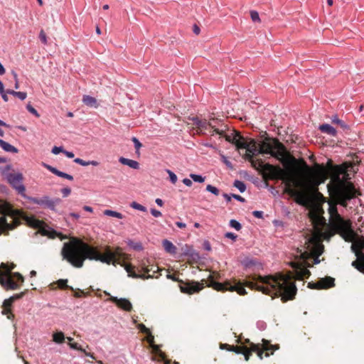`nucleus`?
<instances>
[{
  "label": "nucleus",
  "mask_w": 364,
  "mask_h": 364,
  "mask_svg": "<svg viewBox=\"0 0 364 364\" xmlns=\"http://www.w3.org/2000/svg\"><path fill=\"white\" fill-rule=\"evenodd\" d=\"M271 156L279 160L286 167V169H284V171L290 173L291 171L294 176L297 180H299L296 177V168L295 167L296 163V159L289 154L284 144L279 141L276 144V147Z\"/></svg>",
  "instance_id": "obj_5"
},
{
  "label": "nucleus",
  "mask_w": 364,
  "mask_h": 364,
  "mask_svg": "<svg viewBox=\"0 0 364 364\" xmlns=\"http://www.w3.org/2000/svg\"><path fill=\"white\" fill-rule=\"evenodd\" d=\"M247 152L251 153L254 155L258 154V150L256 143L255 141H251L250 142L247 143V146L245 148Z\"/></svg>",
  "instance_id": "obj_27"
},
{
  "label": "nucleus",
  "mask_w": 364,
  "mask_h": 364,
  "mask_svg": "<svg viewBox=\"0 0 364 364\" xmlns=\"http://www.w3.org/2000/svg\"><path fill=\"white\" fill-rule=\"evenodd\" d=\"M364 249V239H358L353 242L351 250L353 252L362 251Z\"/></svg>",
  "instance_id": "obj_21"
},
{
  "label": "nucleus",
  "mask_w": 364,
  "mask_h": 364,
  "mask_svg": "<svg viewBox=\"0 0 364 364\" xmlns=\"http://www.w3.org/2000/svg\"><path fill=\"white\" fill-rule=\"evenodd\" d=\"M127 244L130 248L133 249L134 250L142 251L144 250L143 245L140 242H135L132 240H128L127 241Z\"/></svg>",
  "instance_id": "obj_26"
},
{
  "label": "nucleus",
  "mask_w": 364,
  "mask_h": 364,
  "mask_svg": "<svg viewBox=\"0 0 364 364\" xmlns=\"http://www.w3.org/2000/svg\"><path fill=\"white\" fill-rule=\"evenodd\" d=\"M0 146L4 151L6 152L16 154L18 151L17 148L1 139H0Z\"/></svg>",
  "instance_id": "obj_17"
},
{
  "label": "nucleus",
  "mask_w": 364,
  "mask_h": 364,
  "mask_svg": "<svg viewBox=\"0 0 364 364\" xmlns=\"http://www.w3.org/2000/svg\"><path fill=\"white\" fill-rule=\"evenodd\" d=\"M252 215L257 218H262L263 212L260 210H255L252 212Z\"/></svg>",
  "instance_id": "obj_60"
},
{
  "label": "nucleus",
  "mask_w": 364,
  "mask_h": 364,
  "mask_svg": "<svg viewBox=\"0 0 364 364\" xmlns=\"http://www.w3.org/2000/svg\"><path fill=\"white\" fill-rule=\"evenodd\" d=\"M250 162L254 168L263 172L264 177L284 181L285 192L295 197V201L300 205H305L310 195L316 192L318 186L323 183L328 176H331V181L327 185L328 191L338 203L346 206L347 202L355 197V189L352 183L347 181L348 173L346 167L344 165L333 166L331 160L328 161V167L316 164L313 168L302 160L304 168L310 173L309 178L305 180H297L291 172L279 166L264 164L262 159H253Z\"/></svg>",
  "instance_id": "obj_1"
},
{
  "label": "nucleus",
  "mask_w": 364,
  "mask_h": 364,
  "mask_svg": "<svg viewBox=\"0 0 364 364\" xmlns=\"http://www.w3.org/2000/svg\"><path fill=\"white\" fill-rule=\"evenodd\" d=\"M12 275L16 278L18 282H20L21 283H23L24 281L23 277L18 272H14L12 274Z\"/></svg>",
  "instance_id": "obj_57"
},
{
  "label": "nucleus",
  "mask_w": 364,
  "mask_h": 364,
  "mask_svg": "<svg viewBox=\"0 0 364 364\" xmlns=\"http://www.w3.org/2000/svg\"><path fill=\"white\" fill-rule=\"evenodd\" d=\"M63 151H64V149L62 146H55L53 147L52 151H51V152L55 155H57L60 152L63 153Z\"/></svg>",
  "instance_id": "obj_50"
},
{
  "label": "nucleus",
  "mask_w": 364,
  "mask_h": 364,
  "mask_svg": "<svg viewBox=\"0 0 364 364\" xmlns=\"http://www.w3.org/2000/svg\"><path fill=\"white\" fill-rule=\"evenodd\" d=\"M223 129L224 130V132L221 136H224L228 141H230V142H232V144H234L235 140H233V139H235V138L236 139L238 136L239 134L237 132H234V133L232 132L230 134H225V129Z\"/></svg>",
  "instance_id": "obj_33"
},
{
  "label": "nucleus",
  "mask_w": 364,
  "mask_h": 364,
  "mask_svg": "<svg viewBox=\"0 0 364 364\" xmlns=\"http://www.w3.org/2000/svg\"><path fill=\"white\" fill-rule=\"evenodd\" d=\"M39 38L43 44H47V37L45 32L43 30H41L39 33Z\"/></svg>",
  "instance_id": "obj_52"
},
{
  "label": "nucleus",
  "mask_w": 364,
  "mask_h": 364,
  "mask_svg": "<svg viewBox=\"0 0 364 364\" xmlns=\"http://www.w3.org/2000/svg\"><path fill=\"white\" fill-rule=\"evenodd\" d=\"M130 207H132V208L135 209V210H140V211H142V212H146V208L135 201H133L132 203H130Z\"/></svg>",
  "instance_id": "obj_34"
},
{
  "label": "nucleus",
  "mask_w": 364,
  "mask_h": 364,
  "mask_svg": "<svg viewBox=\"0 0 364 364\" xmlns=\"http://www.w3.org/2000/svg\"><path fill=\"white\" fill-rule=\"evenodd\" d=\"M6 179L11 187L15 189L18 194L26 199L28 197L26 195V188L23 184V176L20 172L16 173H9L6 175Z\"/></svg>",
  "instance_id": "obj_9"
},
{
  "label": "nucleus",
  "mask_w": 364,
  "mask_h": 364,
  "mask_svg": "<svg viewBox=\"0 0 364 364\" xmlns=\"http://www.w3.org/2000/svg\"><path fill=\"white\" fill-rule=\"evenodd\" d=\"M26 199L34 204L38 205L41 207L48 208L50 210L55 211V206L61 202L60 198H50L48 196H44L41 198H34L31 196L26 197Z\"/></svg>",
  "instance_id": "obj_10"
},
{
  "label": "nucleus",
  "mask_w": 364,
  "mask_h": 364,
  "mask_svg": "<svg viewBox=\"0 0 364 364\" xmlns=\"http://www.w3.org/2000/svg\"><path fill=\"white\" fill-rule=\"evenodd\" d=\"M334 279L331 277H326L324 278L321 279L319 281L315 283H309V287L311 289H328L333 287Z\"/></svg>",
  "instance_id": "obj_12"
},
{
  "label": "nucleus",
  "mask_w": 364,
  "mask_h": 364,
  "mask_svg": "<svg viewBox=\"0 0 364 364\" xmlns=\"http://www.w3.org/2000/svg\"><path fill=\"white\" fill-rule=\"evenodd\" d=\"M0 213L9 215L14 218L12 224L8 223L5 216L0 218V235L6 230H13L20 223L18 217L21 215V213L18 210H14L8 203L0 204Z\"/></svg>",
  "instance_id": "obj_6"
},
{
  "label": "nucleus",
  "mask_w": 364,
  "mask_h": 364,
  "mask_svg": "<svg viewBox=\"0 0 364 364\" xmlns=\"http://www.w3.org/2000/svg\"><path fill=\"white\" fill-rule=\"evenodd\" d=\"M205 285L218 291H225L228 290L230 291H237L240 295H245L247 294L245 289L240 282L234 285L230 284V282L220 283L215 282L212 277H210L208 281L205 282ZM204 287L205 284L203 283V280H202V282H191L184 283L180 285V289L183 293L193 294L200 291Z\"/></svg>",
  "instance_id": "obj_4"
},
{
  "label": "nucleus",
  "mask_w": 364,
  "mask_h": 364,
  "mask_svg": "<svg viewBox=\"0 0 364 364\" xmlns=\"http://www.w3.org/2000/svg\"><path fill=\"white\" fill-rule=\"evenodd\" d=\"M31 224L32 226L35 228H41L43 224V222L39 220L32 219Z\"/></svg>",
  "instance_id": "obj_53"
},
{
  "label": "nucleus",
  "mask_w": 364,
  "mask_h": 364,
  "mask_svg": "<svg viewBox=\"0 0 364 364\" xmlns=\"http://www.w3.org/2000/svg\"><path fill=\"white\" fill-rule=\"evenodd\" d=\"M221 159H222V161L228 167L230 168V169H232V165L231 164V162L228 159V158L226 156H225L224 155H221Z\"/></svg>",
  "instance_id": "obj_48"
},
{
  "label": "nucleus",
  "mask_w": 364,
  "mask_h": 364,
  "mask_svg": "<svg viewBox=\"0 0 364 364\" xmlns=\"http://www.w3.org/2000/svg\"><path fill=\"white\" fill-rule=\"evenodd\" d=\"M74 162L77 164H80L82 166H89V165H92V166H97L99 165V162L97 161H84L82 160V159H80V158H76L74 159Z\"/></svg>",
  "instance_id": "obj_24"
},
{
  "label": "nucleus",
  "mask_w": 364,
  "mask_h": 364,
  "mask_svg": "<svg viewBox=\"0 0 364 364\" xmlns=\"http://www.w3.org/2000/svg\"><path fill=\"white\" fill-rule=\"evenodd\" d=\"M331 225L346 241H352L354 237V232L351 229L349 221L345 220L340 215H338L337 218L331 220Z\"/></svg>",
  "instance_id": "obj_7"
},
{
  "label": "nucleus",
  "mask_w": 364,
  "mask_h": 364,
  "mask_svg": "<svg viewBox=\"0 0 364 364\" xmlns=\"http://www.w3.org/2000/svg\"><path fill=\"white\" fill-rule=\"evenodd\" d=\"M233 186L237 188L240 193H243L246 190V185L245 183L240 180H235L234 181Z\"/></svg>",
  "instance_id": "obj_32"
},
{
  "label": "nucleus",
  "mask_w": 364,
  "mask_h": 364,
  "mask_svg": "<svg viewBox=\"0 0 364 364\" xmlns=\"http://www.w3.org/2000/svg\"><path fill=\"white\" fill-rule=\"evenodd\" d=\"M162 245L166 252L173 255L176 254V247L171 241L168 240H164L162 242Z\"/></svg>",
  "instance_id": "obj_22"
},
{
  "label": "nucleus",
  "mask_w": 364,
  "mask_h": 364,
  "mask_svg": "<svg viewBox=\"0 0 364 364\" xmlns=\"http://www.w3.org/2000/svg\"><path fill=\"white\" fill-rule=\"evenodd\" d=\"M232 196L235 200L240 201L242 203H244L245 201V199L244 198H242V196H240V195L232 194Z\"/></svg>",
  "instance_id": "obj_61"
},
{
  "label": "nucleus",
  "mask_w": 364,
  "mask_h": 364,
  "mask_svg": "<svg viewBox=\"0 0 364 364\" xmlns=\"http://www.w3.org/2000/svg\"><path fill=\"white\" fill-rule=\"evenodd\" d=\"M328 210L332 220L340 215L337 212L336 208L333 205H330Z\"/></svg>",
  "instance_id": "obj_39"
},
{
  "label": "nucleus",
  "mask_w": 364,
  "mask_h": 364,
  "mask_svg": "<svg viewBox=\"0 0 364 364\" xmlns=\"http://www.w3.org/2000/svg\"><path fill=\"white\" fill-rule=\"evenodd\" d=\"M230 226L236 230H240L242 228L241 224L236 220L232 219L230 221Z\"/></svg>",
  "instance_id": "obj_36"
},
{
  "label": "nucleus",
  "mask_w": 364,
  "mask_h": 364,
  "mask_svg": "<svg viewBox=\"0 0 364 364\" xmlns=\"http://www.w3.org/2000/svg\"><path fill=\"white\" fill-rule=\"evenodd\" d=\"M200 132H203V130H207L210 129L209 134L210 135H214L217 134L218 135H222L223 134L224 130L223 129L215 128L211 123L207 122L205 120H200V123L198 127Z\"/></svg>",
  "instance_id": "obj_13"
},
{
  "label": "nucleus",
  "mask_w": 364,
  "mask_h": 364,
  "mask_svg": "<svg viewBox=\"0 0 364 364\" xmlns=\"http://www.w3.org/2000/svg\"><path fill=\"white\" fill-rule=\"evenodd\" d=\"M7 94H9V93L7 92V90H6V91H5V90H4L3 91H1V92H0V95H1V96L2 99H3V100H4V102H8V101H9V98H8Z\"/></svg>",
  "instance_id": "obj_59"
},
{
  "label": "nucleus",
  "mask_w": 364,
  "mask_h": 364,
  "mask_svg": "<svg viewBox=\"0 0 364 364\" xmlns=\"http://www.w3.org/2000/svg\"><path fill=\"white\" fill-rule=\"evenodd\" d=\"M259 344H255V343H250V347L248 348L249 350H250V353H252V352H257L258 351V350L259 349Z\"/></svg>",
  "instance_id": "obj_51"
},
{
  "label": "nucleus",
  "mask_w": 364,
  "mask_h": 364,
  "mask_svg": "<svg viewBox=\"0 0 364 364\" xmlns=\"http://www.w3.org/2000/svg\"><path fill=\"white\" fill-rule=\"evenodd\" d=\"M310 275L309 269L304 267L298 268L294 275L291 273L283 274H277L274 276H258L255 279L260 284L252 282H246L245 285L251 289H255L265 294L281 296L283 301L294 298L297 289L294 280H302Z\"/></svg>",
  "instance_id": "obj_2"
},
{
  "label": "nucleus",
  "mask_w": 364,
  "mask_h": 364,
  "mask_svg": "<svg viewBox=\"0 0 364 364\" xmlns=\"http://www.w3.org/2000/svg\"><path fill=\"white\" fill-rule=\"evenodd\" d=\"M190 177L193 179V181L198 183H203L205 181V177H203L201 175L191 173Z\"/></svg>",
  "instance_id": "obj_35"
},
{
  "label": "nucleus",
  "mask_w": 364,
  "mask_h": 364,
  "mask_svg": "<svg viewBox=\"0 0 364 364\" xmlns=\"http://www.w3.org/2000/svg\"><path fill=\"white\" fill-rule=\"evenodd\" d=\"M240 354L244 355L246 361L250 359V356L251 355L250 350H249L248 348L246 346H242V352Z\"/></svg>",
  "instance_id": "obj_44"
},
{
  "label": "nucleus",
  "mask_w": 364,
  "mask_h": 364,
  "mask_svg": "<svg viewBox=\"0 0 364 364\" xmlns=\"http://www.w3.org/2000/svg\"><path fill=\"white\" fill-rule=\"evenodd\" d=\"M223 196L224 197V198L226 200V201L228 203H229L232 198V194H228V193H223Z\"/></svg>",
  "instance_id": "obj_64"
},
{
  "label": "nucleus",
  "mask_w": 364,
  "mask_h": 364,
  "mask_svg": "<svg viewBox=\"0 0 364 364\" xmlns=\"http://www.w3.org/2000/svg\"><path fill=\"white\" fill-rule=\"evenodd\" d=\"M104 214L107 216L114 217L119 219L123 218V215L121 213L112 210H105L104 211Z\"/></svg>",
  "instance_id": "obj_31"
},
{
  "label": "nucleus",
  "mask_w": 364,
  "mask_h": 364,
  "mask_svg": "<svg viewBox=\"0 0 364 364\" xmlns=\"http://www.w3.org/2000/svg\"><path fill=\"white\" fill-rule=\"evenodd\" d=\"M166 172L168 173V174L169 176L171 182L173 184H175L176 183V181H177V176L173 171H171L169 169H167Z\"/></svg>",
  "instance_id": "obj_43"
},
{
  "label": "nucleus",
  "mask_w": 364,
  "mask_h": 364,
  "mask_svg": "<svg viewBox=\"0 0 364 364\" xmlns=\"http://www.w3.org/2000/svg\"><path fill=\"white\" fill-rule=\"evenodd\" d=\"M132 141L134 142L136 151L138 153L139 150L141 147V144L136 137L132 138Z\"/></svg>",
  "instance_id": "obj_47"
},
{
  "label": "nucleus",
  "mask_w": 364,
  "mask_h": 364,
  "mask_svg": "<svg viewBox=\"0 0 364 364\" xmlns=\"http://www.w3.org/2000/svg\"><path fill=\"white\" fill-rule=\"evenodd\" d=\"M233 140H235L234 144H235L237 149H245L247 146L248 142L246 141L240 134L236 139H233Z\"/></svg>",
  "instance_id": "obj_25"
},
{
  "label": "nucleus",
  "mask_w": 364,
  "mask_h": 364,
  "mask_svg": "<svg viewBox=\"0 0 364 364\" xmlns=\"http://www.w3.org/2000/svg\"><path fill=\"white\" fill-rule=\"evenodd\" d=\"M61 193L63 194V196L64 198H65V197L68 196L70 194L71 190H70V188H68V187L67 188H63L61 189Z\"/></svg>",
  "instance_id": "obj_55"
},
{
  "label": "nucleus",
  "mask_w": 364,
  "mask_h": 364,
  "mask_svg": "<svg viewBox=\"0 0 364 364\" xmlns=\"http://www.w3.org/2000/svg\"><path fill=\"white\" fill-rule=\"evenodd\" d=\"M82 102L90 107L97 108L99 105L95 97L86 95L82 97Z\"/></svg>",
  "instance_id": "obj_19"
},
{
  "label": "nucleus",
  "mask_w": 364,
  "mask_h": 364,
  "mask_svg": "<svg viewBox=\"0 0 364 364\" xmlns=\"http://www.w3.org/2000/svg\"><path fill=\"white\" fill-rule=\"evenodd\" d=\"M61 255L63 259H65L76 268H81L86 259L110 264L115 255L109 247H107L105 254L102 255L96 247L90 246L78 239H73L65 242L61 250Z\"/></svg>",
  "instance_id": "obj_3"
},
{
  "label": "nucleus",
  "mask_w": 364,
  "mask_h": 364,
  "mask_svg": "<svg viewBox=\"0 0 364 364\" xmlns=\"http://www.w3.org/2000/svg\"><path fill=\"white\" fill-rule=\"evenodd\" d=\"M225 237L226 238L230 239V240H232L233 241H235L237 237V235L235 233L230 232H226L225 234Z\"/></svg>",
  "instance_id": "obj_54"
},
{
  "label": "nucleus",
  "mask_w": 364,
  "mask_h": 364,
  "mask_svg": "<svg viewBox=\"0 0 364 364\" xmlns=\"http://www.w3.org/2000/svg\"><path fill=\"white\" fill-rule=\"evenodd\" d=\"M137 327L141 332L146 333V334L149 333V331H150L149 329L148 328H146L144 324L139 323Z\"/></svg>",
  "instance_id": "obj_49"
},
{
  "label": "nucleus",
  "mask_w": 364,
  "mask_h": 364,
  "mask_svg": "<svg viewBox=\"0 0 364 364\" xmlns=\"http://www.w3.org/2000/svg\"><path fill=\"white\" fill-rule=\"evenodd\" d=\"M14 265L11 267L6 264L1 263L0 270V284L6 290H16L19 289V285L17 282H14L11 278V270Z\"/></svg>",
  "instance_id": "obj_8"
},
{
  "label": "nucleus",
  "mask_w": 364,
  "mask_h": 364,
  "mask_svg": "<svg viewBox=\"0 0 364 364\" xmlns=\"http://www.w3.org/2000/svg\"><path fill=\"white\" fill-rule=\"evenodd\" d=\"M26 109L27 110L31 113L32 114H33L35 117H40V114L38 112V111L30 104L28 103L27 105H26Z\"/></svg>",
  "instance_id": "obj_38"
},
{
  "label": "nucleus",
  "mask_w": 364,
  "mask_h": 364,
  "mask_svg": "<svg viewBox=\"0 0 364 364\" xmlns=\"http://www.w3.org/2000/svg\"><path fill=\"white\" fill-rule=\"evenodd\" d=\"M7 92L16 97H18L21 100H24L27 97V93L25 92H17L13 90H7Z\"/></svg>",
  "instance_id": "obj_30"
},
{
  "label": "nucleus",
  "mask_w": 364,
  "mask_h": 364,
  "mask_svg": "<svg viewBox=\"0 0 364 364\" xmlns=\"http://www.w3.org/2000/svg\"><path fill=\"white\" fill-rule=\"evenodd\" d=\"M183 183L187 186H191L193 183L191 180L187 178L183 180Z\"/></svg>",
  "instance_id": "obj_63"
},
{
  "label": "nucleus",
  "mask_w": 364,
  "mask_h": 364,
  "mask_svg": "<svg viewBox=\"0 0 364 364\" xmlns=\"http://www.w3.org/2000/svg\"><path fill=\"white\" fill-rule=\"evenodd\" d=\"M67 283H68V279H59L58 281V285L60 288L61 289H63V288H68V286L67 285Z\"/></svg>",
  "instance_id": "obj_46"
},
{
  "label": "nucleus",
  "mask_w": 364,
  "mask_h": 364,
  "mask_svg": "<svg viewBox=\"0 0 364 364\" xmlns=\"http://www.w3.org/2000/svg\"><path fill=\"white\" fill-rule=\"evenodd\" d=\"M220 348L223 349H227L229 351H233L237 354H240L242 352V346H234L228 344H223Z\"/></svg>",
  "instance_id": "obj_28"
},
{
  "label": "nucleus",
  "mask_w": 364,
  "mask_h": 364,
  "mask_svg": "<svg viewBox=\"0 0 364 364\" xmlns=\"http://www.w3.org/2000/svg\"><path fill=\"white\" fill-rule=\"evenodd\" d=\"M354 253L356 256V260L353 261L351 265L359 272L364 273V254L362 251Z\"/></svg>",
  "instance_id": "obj_15"
},
{
  "label": "nucleus",
  "mask_w": 364,
  "mask_h": 364,
  "mask_svg": "<svg viewBox=\"0 0 364 364\" xmlns=\"http://www.w3.org/2000/svg\"><path fill=\"white\" fill-rule=\"evenodd\" d=\"M279 142L277 139L266 137L265 139L259 144L258 153L272 154L276 147V144Z\"/></svg>",
  "instance_id": "obj_11"
},
{
  "label": "nucleus",
  "mask_w": 364,
  "mask_h": 364,
  "mask_svg": "<svg viewBox=\"0 0 364 364\" xmlns=\"http://www.w3.org/2000/svg\"><path fill=\"white\" fill-rule=\"evenodd\" d=\"M14 301V296H11L10 298L5 299L3 302V307L4 308H11Z\"/></svg>",
  "instance_id": "obj_40"
},
{
  "label": "nucleus",
  "mask_w": 364,
  "mask_h": 364,
  "mask_svg": "<svg viewBox=\"0 0 364 364\" xmlns=\"http://www.w3.org/2000/svg\"><path fill=\"white\" fill-rule=\"evenodd\" d=\"M323 252V246H318L317 248H316V254H317V256L316 258H314V264H317L320 262V259H318V256L320 255H321Z\"/></svg>",
  "instance_id": "obj_42"
},
{
  "label": "nucleus",
  "mask_w": 364,
  "mask_h": 364,
  "mask_svg": "<svg viewBox=\"0 0 364 364\" xmlns=\"http://www.w3.org/2000/svg\"><path fill=\"white\" fill-rule=\"evenodd\" d=\"M63 154L70 159H72L74 157V154L72 151L64 150Z\"/></svg>",
  "instance_id": "obj_62"
},
{
  "label": "nucleus",
  "mask_w": 364,
  "mask_h": 364,
  "mask_svg": "<svg viewBox=\"0 0 364 364\" xmlns=\"http://www.w3.org/2000/svg\"><path fill=\"white\" fill-rule=\"evenodd\" d=\"M332 121H333V122L336 123V124H338L341 125V127H346V124L343 123V122L342 120L339 119L337 117V116H335V117L333 118Z\"/></svg>",
  "instance_id": "obj_58"
},
{
  "label": "nucleus",
  "mask_w": 364,
  "mask_h": 364,
  "mask_svg": "<svg viewBox=\"0 0 364 364\" xmlns=\"http://www.w3.org/2000/svg\"><path fill=\"white\" fill-rule=\"evenodd\" d=\"M109 301L115 303L117 306L126 311H130L132 309V303L127 299L121 298L118 299L117 296H110Z\"/></svg>",
  "instance_id": "obj_14"
},
{
  "label": "nucleus",
  "mask_w": 364,
  "mask_h": 364,
  "mask_svg": "<svg viewBox=\"0 0 364 364\" xmlns=\"http://www.w3.org/2000/svg\"><path fill=\"white\" fill-rule=\"evenodd\" d=\"M43 166L46 168L48 171H50L51 173H53V174L59 176V177H61V178H66L69 181H73V176L72 175H70L68 173H64L63 171H60L59 170H58L56 168L50 166V165H48V164H46L45 163L43 164Z\"/></svg>",
  "instance_id": "obj_16"
},
{
  "label": "nucleus",
  "mask_w": 364,
  "mask_h": 364,
  "mask_svg": "<svg viewBox=\"0 0 364 364\" xmlns=\"http://www.w3.org/2000/svg\"><path fill=\"white\" fill-rule=\"evenodd\" d=\"M319 129L323 132L326 133L331 136H336V129L332 127L331 125L328 124H323L319 126Z\"/></svg>",
  "instance_id": "obj_20"
},
{
  "label": "nucleus",
  "mask_w": 364,
  "mask_h": 364,
  "mask_svg": "<svg viewBox=\"0 0 364 364\" xmlns=\"http://www.w3.org/2000/svg\"><path fill=\"white\" fill-rule=\"evenodd\" d=\"M119 161L123 165H127L134 169H138L139 168V164L136 161L132 159L120 157L119 159Z\"/></svg>",
  "instance_id": "obj_18"
},
{
  "label": "nucleus",
  "mask_w": 364,
  "mask_h": 364,
  "mask_svg": "<svg viewBox=\"0 0 364 364\" xmlns=\"http://www.w3.org/2000/svg\"><path fill=\"white\" fill-rule=\"evenodd\" d=\"M250 17L253 22H260V18L257 11H251Z\"/></svg>",
  "instance_id": "obj_41"
},
{
  "label": "nucleus",
  "mask_w": 364,
  "mask_h": 364,
  "mask_svg": "<svg viewBox=\"0 0 364 364\" xmlns=\"http://www.w3.org/2000/svg\"><path fill=\"white\" fill-rule=\"evenodd\" d=\"M65 339V335L63 332H57L53 334V341L56 343H62Z\"/></svg>",
  "instance_id": "obj_29"
},
{
  "label": "nucleus",
  "mask_w": 364,
  "mask_h": 364,
  "mask_svg": "<svg viewBox=\"0 0 364 364\" xmlns=\"http://www.w3.org/2000/svg\"><path fill=\"white\" fill-rule=\"evenodd\" d=\"M262 348H259L258 350V351H257V354L258 355V357L262 360L263 358V354H264V351H268L270 349H273V346H270L269 342L265 340V339H262Z\"/></svg>",
  "instance_id": "obj_23"
},
{
  "label": "nucleus",
  "mask_w": 364,
  "mask_h": 364,
  "mask_svg": "<svg viewBox=\"0 0 364 364\" xmlns=\"http://www.w3.org/2000/svg\"><path fill=\"white\" fill-rule=\"evenodd\" d=\"M206 191L214 194L215 196H218L219 195V190L218 188L210 185V184H208L207 186H206Z\"/></svg>",
  "instance_id": "obj_37"
},
{
  "label": "nucleus",
  "mask_w": 364,
  "mask_h": 364,
  "mask_svg": "<svg viewBox=\"0 0 364 364\" xmlns=\"http://www.w3.org/2000/svg\"><path fill=\"white\" fill-rule=\"evenodd\" d=\"M150 212L151 213V215L155 217V218H159V217H161V211L156 210V209H154V208H151L150 210Z\"/></svg>",
  "instance_id": "obj_56"
},
{
  "label": "nucleus",
  "mask_w": 364,
  "mask_h": 364,
  "mask_svg": "<svg viewBox=\"0 0 364 364\" xmlns=\"http://www.w3.org/2000/svg\"><path fill=\"white\" fill-rule=\"evenodd\" d=\"M69 346L72 349L77 350H80L81 352H85V349L81 348V346H79V344L77 343H69Z\"/></svg>",
  "instance_id": "obj_45"
}]
</instances>
